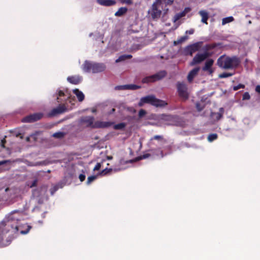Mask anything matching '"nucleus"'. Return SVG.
I'll return each instance as SVG.
<instances>
[{
    "instance_id": "nucleus-1",
    "label": "nucleus",
    "mask_w": 260,
    "mask_h": 260,
    "mask_svg": "<svg viewBox=\"0 0 260 260\" xmlns=\"http://www.w3.org/2000/svg\"><path fill=\"white\" fill-rule=\"evenodd\" d=\"M22 217V212L19 210H14L6 216L3 220L4 224L6 226L7 231L11 229L13 230L14 233H18L19 228V221H20Z\"/></svg>"
},
{
    "instance_id": "nucleus-2",
    "label": "nucleus",
    "mask_w": 260,
    "mask_h": 260,
    "mask_svg": "<svg viewBox=\"0 0 260 260\" xmlns=\"http://www.w3.org/2000/svg\"><path fill=\"white\" fill-rule=\"evenodd\" d=\"M81 121L86 124L87 127H91L93 128H106L110 127L113 124V122L109 121H96L94 122L93 116H85L82 117Z\"/></svg>"
},
{
    "instance_id": "nucleus-3",
    "label": "nucleus",
    "mask_w": 260,
    "mask_h": 260,
    "mask_svg": "<svg viewBox=\"0 0 260 260\" xmlns=\"http://www.w3.org/2000/svg\"><path fill=\"white\" fill-rule=\"evenodd\" d=\"M106 65L104 63L92 62L89 61H85L83 64V70L89 73H98L103 72L106 69Z\"/></svg>"
},
{
    "instance_id": "nucleus-4",
    "label": "nucleus",
    "mask_w": 260,
    "mask_h": 260,
    "mask_svg": "<svg viewBox=\"0 0 260 260\" xmlns=\"http://www.w3.org/2000/svg\"><path fill=\"white\" fill-rule=\"evenodd\" d=\"M240 63V59L236 56H226L224 58V69H232L237 68Z\"/></svg>"
},
{
    "instance_id": "nucleus-5",
    "label": "nucleus",
    "mask_w": 260,
    "mask_h": 260,
    "mask_svg": "<svg viewBox=\"0 0 260 260\" xmlns=\"http://www.w3.org/2000/svg\"><path fill=\"white\" fill-rule=\"evenodd\" d=\"M176 87L179 97L184 100L188 99L187 86L184 82H178L176 84Z\"/></svg>"
},
{
    "instance_id": "nucleus-6",
    "label": "nucleus",
    "mask_w": 260,
    "mask_h": 260,
    "mask_svg": "<svg viewBox=\"0 0 260 260\" xmlns=\"http://www.w3.org/2000/svg\"><path fill=\"white\" fill-rule=\"evenodd\" d=\"M166 75L167 72L165 71H161L154 75L144 78L142 79V82L143 83H149L151 82H153L156 81L161 80V79L164 78L166 76Z\"/></svg>"
},
{
    "instance_id": "nucleus-7",
    "label": "nucleus",
    "mask_w": 260,
    "mask_h": 260,
    "mask_svg": "<svg viewBox=\"0 0 260 260\" xmlns=\"http://www.w3.org/2000/svg\"><path fill=\"white\" fill-rule=\"evenodd\" d=\"M202 44V42H198L186 46L184 48L183 54L185 55L192 56L193 53L200 50Z\"/></svg>"
},
{
    "instance_id": "nucleus-8",
    "label": "nucleus",
    "mask_w": 260,
    "mask_h": 260,
    "mask_svg": "<svg viewBox=\"0 0 260 260\" xmlns=\"http://www.w3.org/2000/svg\"><path fill=\"white\" fill-rule=\"evenodd\" d=\"M160 3L161 0H156V2L152 5L150 14L153 19L159 18L161 15V11L159 10L157 7V4ZM149 12L150 13V12Z\"/></svg>"
},
{
    "instance_id": "nucleus-9",
    "label": "nucleus",
    "mask_w": 260,
    "mask_h": 260,
    "mask_svg": "<svg viewBox=\"0 0 260 260\" xmlns=\"http://www.w3.org/2000/svg\"><path fill=\"white\" fill-rule=\"evenodd\" d=\"M43 114L37 113L30 114L23 118L22 121L24 122H33L41 119L43 117Z\"/></svg>"
},
{
    "instance_id": "nucleus-10",
    "label": "nucleus",
    "mask_w": 260,
    "mask_h": 260,
    "mask_svg": "<svg viewBox=\"0 0 260 260\" xmlns=\"http://www.w3.org/2000/svg\"><path fill=\"white\" fill-rule=\"evenodd\" d=\"M213 63V59H208L206 61L204 66L202 68V70L204 72H207L209 75H212L214 71L212 68Z\"/></svg>"
},
{
    "instance_id": "nucleus-11",
    "label": "nucleus",
    "mask_w": 260,
    "mask_h": 260,
    "mask_svg": "<svg viewBox=\"0 0 260 260\" xmlns=\"http://www.w3.org/2000/svg\"><path fill=\"white\" fill-rule=\"evenodd\" d=\"M154 96L152 95H147L141 98L140 102L138 103L139 107H142L145 104H150L152 105L154 100Z\"/></svg>"
},
{
    "instance_id": "nucleus-12",
    "label": "nucleus",
    "mask_w": 260,
    "mask_h": 260,
    "mask_svg": "<svg viewBox=\"0 0 260 260\" xmlns=\"http://www.w3.org/2000/svg\"><path fill=\"white\" fill-rule=\"evenodd\" d=\"M66 110L67 108L64 105H59L57 108L53 109L49 113V115L53 116L57 114H61Z\"/></svg>"
},
{
    "instance_id": "nucleus-13",
    "label": "nucleus",
    "mask_w": 260,
    "mask_h": 260,
    "mask_svg": "<svg viewBox=\"0 0 260 260\" xmlns=\"http://www.w3.org/2000/svg\"><path fill=\"white\" fill-rule=\"evenodd\" d=\"M141 88V86L135 84H126L119 85L115 87L117 90H136Z\"/></svg>"
},
{
    "instance_id": "nucleus-14",
    "label": "nucleus",
    "mask_w": 260,
    "mask_h": 260,
    "mask_svg": "<svg viewBox=\"0 0 260 260\" xmlns=\"http://www.w3.org/2000/svg\"><path fill=\"white\" fill-rule=\"evenodd\" d=\"M205 60L202 53H198L193 57L190 64L193 66L196 64H199Z\"/></svg>"
},
{
    "instance_id": "nucleus-15",
    "label": "nucleus",
    "mask_w": 260,
    "mask_h": 260,
    "mask_svg": "<svg viewBox=\"0 0 260 260\" xmlns=\"http://www.w3.org/2000/svg\"><path fill=\"white\" fill-rule=\"evenodd\" d=\"M199 70L200 68L197 67L194 68L189 72L187 76V80L189 82H192L194 77L198 74Z\"/></svg>"
},
{
    "instance_id": "nucleus-16",
    "label": "nucleus",
    "mask_w": 260,
    "mask_h": 260,
    "mask_svg": "<svg viewBox=\"0 0 260 260\" xmlns=\"http://www.w3.org/2000/svg\"><path fill=\"white\" fill-rule=\"evenodd\" d=\"M167 103L165 101L156 99L155 96L152 103V105L156 107H164L167 105Z\"/></svg>"
},
{
    "instance_id": "nucleus-17",
    "label": "nucleus",
    "mask_w": 260,
    "mask_h": 260,
    "mask_svg": "<svg viewBox=\"0 0 260 260\" xmlns=\"http://www.w3.org/2000/svg\"><path fill=\"white\" fill-rule=\"evenodd\" d=\"M67 80L71 83L78 84L81 81L82 78L79 76H72L68 77Z\"/></svg>"
},
{
    "instance_id": "nucleus-18",
    "label": "nucleus",
    "mask_w": 260,
    "mask_h": 260,
    "mask_svg": "<svg viewBox=\"0 0 260 260\" xmlns=\"http://www.w3.org/2000/svg\"><path fill=\"white\" fill-rule=\"evenodd\" d=\"M58 96L57 100L58 103L61 102L63 101H66L70 97L68 94H66L63 90H61L58 91Z\"/></svg>"
},
{
    "instance_id": "nucleus-19",
    "label": "nucleus",
    "mask_w": 260,
    "mask_h": 260,
    "mask_svg": "<svg viewBox=\"0 0 260 260\" xmlns=\"http://www.w3.org/2000/svg\"><path fill=\"white\" fill-rule=\"evenodd\" d=\"M98 4L104 6H111L116 4L114 0H97Z\"/></svg>"
},
{
    "instance_id": "nucleus-20",
    "label": "nucleus",
    "mask_w": 260,
    "mask_h": 260,
    "mask_svg": "<svg viewBox=\"0 0 260 260\" xmlns=\"http://www.w3.org/2000/svg\"><path fill=\"white\" fill-rule=\"evenodd\" d=\"M21 228H19V230L18 232H19L20 234H27L30 230L31 229V226L30 225H28L27 224H25L23 225H19Z\"/></svg>"
},
{
    "instance_id": "nucleus-21",
    "label": "nucleus",
    "mask_w": 260,
    "mask_h": 260,
    "mask_svg": "<svg viewBox=\"0 0 260 260\" xmlns=\"http://www.w3.org/2000/svg\"><path fill=\"white\" fill-rule=\"evenodd\" d=\"M73 93L76 94L79 102H82L84 100L85 98L84 94L78 89H74Z\"/></svg>"
},
{
    "instance_id": "nucleus-22",
    "label": "nucleus",
    "mask_w": 260,
    "mask_h": 260,
    "mask_svg": "<svg viewBox=\"0 0 260 260\" xmlns=\"http://www.w3.org/2000/svg\"><path fill=\"white\" fill-rule=\"evenodd\" d=\"M199 14L202 17V22L204 23L207 24V20L209 18L208 13L205 11L202 10L199 12Z\"/></svg>"
},
{
    "instance_id": "nucleus-23",
    "label": "nucleus",
    "mask_w": 260,
    "mask_h": 260,
    "mask_svg": "<svg viewBox=\"0 0 260 260\" xmlns=\"http://www.w3.org/2000/svg\"><path fill=\"white\" fill-rule=\"evenodd\" d=\"M188 36H182L180 38H178L176 41H174L173 42V44L175 46L178 45L185 42L187 40H188Z\"/></svg>"
},
{
    "instance_id": "nucleus-24",
    "label": "nucleus",
    "mask_w": 260,
    "mask_h": 260,
    "mask_svg": "<svg viewBox=\"0 0 260 260\" xmlns=\"http://www.w3.org/2000/svg\"><path fill=\"white\" fill-rule=\"evenodd\" d=\"M219 45H220V44H217L215 43H212V44H206L204 47V50L205 51H209V50L214 49L215 47H217Z\"/></svg>"
},
{
    "instance_id": "nucleus-25",
    "label": "nucleus",
    "mask_w": 260,
    "mask_h": 260,
    "mask_svg": "<svg viewBox=\"0 0 260 260\" xmlns=\"http://www.w3.org/2000/svg\"><path fill=\"white\" fill-rule=\"evenodd\" d=\"M127 11V9L125 7H121L115 13L116 16L120 17L122 16L123 14L126 13Z\"/></svg>"
},
{
    "instance_id": "nucleus-26",
    "label": "nucleus",
    "mask_w": 260,
    "mask_h": 260,
    "mask_svg": "<svg viewBox=\"0 0 260 260\" xmlns=\"http://www.w3.org/2000/svg\"><path fill=\"white\" fill-rule=\"evenodd\" d=\"M132 58V55L130 54H124L120 55L118 59L116 60V62H119L122 61H124L126 59H130Z\"/></svg>"
},
{
    "instance_id": "nucleus-27",
    "label": "nucleus",
    "mask_w": 260,
    "mask_h": 260,
    "mask_svg": "<svg viewBox=\"0 0 260 260\" xmlns=\"http://www.w3.org/2000/svg\"><path fill=\"white\" fill-rule=\"evenodd\" d=\"M225 58V56L224 55H222L218 58L217 61V64L219 67L224 69Z\"/></svg>"
},
{
    "instance_id": "nucleus-28",
    "label": "nucleus",
    "mask_w": 260,
    "mask_h": 260,
    "mask_svg": "<svg viewBox=\"0 0 260 260\" xmlns=\"http://www.w3.org/2000/svg\"><path fill=\"white\" fill-rule=\"evenodd\" d=\"M185 14H186V13L184 11L179 13H177L174 16V18H173L174 22H175L177 21H178V20H179L180 18H181L182 17L185 16Z\"/></svg>"
},
{
    "instance_id": "nucleus-29",
    "label": "nucleus",
    "mask_w": 260,
    "mask_h": 260,
    "mask_svg": "<svg viewBox=\"0 0 260 260\" xmlns=\"http://www.w3.org/2000/svg\"><path fill=\"white\" fill-rule=\"evenodd\" d=\"M126 124L125 123L121 122V123H119L116 124H115L114 125L113 127H114V129H116V130L122 129L126 126Z\"/></svg>"
},
{
    "instance_id": "nucleus-30",
    "label": "nucleus",
    "mask_w": 260,
    "mask_h": 260,
    "mask_svg": "<svg viewBox=\"0 0 260 260\" xmlns=\"http://www.w3.org/2000/svg\"><path fill=\"white\" fill-rule=\"evenodd\" d=\"M234 20V18L232 16H230L228 17H225L222 19V24L225 25L226 23L231 22Z\"/></svg>"
},
{
    "instance_id": "nucleus-31",
    "label": "nucleus",
    "mask_w": 260,
    "mask_h": 260,
    "mask_svg": "<svg viewBox=\"0 0 260 260\" xmlns=\"http://www.w3.org/2000/svg\"><path fill=\"white\" fill-rule=\"evenodd\" d=\"M6 229H7L6 226L5 225L3 221H2L0 222V232L3 234H7L9 231H6Z\"/></svg>"
},
{
    "instance_id": "nucleus-32",
    "label": "nucleus",
    "mask_w": 260,
    "mask_h": 260,
    "mask_svg": "<svg viewBox=\"0 0 260 260\" xmlns=\"http://www.w3.org/2000/svg\"><path fill=\"white\" fill-rule=\"evenodd\" d=\"M234 75V73L224 72L223 73L219 74L218 78H221V79L225 78H228V77L232 76Z\"/></svg>"
},
{
    "instance_id": "nucleus-33",
    "label": "nucleus",
    "mask_w": 260,
    "mask_h": 260,
    "mask_svg": "<svg viewBox=\"0 0 260 260\" xmlns=\"http://www.w3.org/2000/svg\"><path fill=\"white\" fill-rule=\"evenodd\" d=\"M218 135L216 134H210L208 136V140L209 142H212L217 139Z\"/></svg>"
},
{
    "instance_id": "nucleus-34",
    "label": "nucleus",
    "mask_w": 260,
    "mask_h": 260,
    "mask_svg": "<svg viewBox=\"0 0 260 260\" xmlns=\"http://www.w3.org/2000/svg\"><path fill=\"white\" fill-rule=\"evenodd\" d=\"M64 133L60 132L55 133L52 135V136L54 138H57V139L62 138L64 137Z\"/></svg>"
},
{
    "instance_id": "nucleus-35",
    "label": "nucleus",
    "mask_w": 260,
    "mask_h": 260,
    "mask_svg": "<svg viewBox=\"0 0 260 260\" xmlns=\"http://www.w3.org/2000/svg\"><path fill=\"white\" fill-rule=\"evenodd\" d=\"M96 178V176H94V175L89 176L87 178V182H86L87 184H90Z\"/></svg>"
},
{
    "instance_id": "nucleus-36",
    "label": "nucleus",
    "mask_w": 260,
    "mask_h": 260,
    "mask_svg": "<svg viewBox=\"0 0 260 260\" xmlns=\"http://www.w3.org/2000/svg\"><path fill=\"white\" fill-rule=\"evenodd\" d=\"M146 114V111L144 110V109H141L139 112V118H142V117H143Z\"/></svg>"
},
{
    "instance_id": "nucleus-37",
    "label": "nucleus",
    "mask_w": 260,
    "mask_h": 260,
    "mask_svg": "<svg viewBox=\"0 0 260 260\" xmlns=\"http://www.w3.org/2000/svg\"><path fill=\"white\" fill-rule=\"evenodd\" d=\"M250 99V95L248 92H245L242 95V100H248Z\"/></svg>"
},
{
    "instance_id": "nucleus-38",
    "label": "nucleus",
    "mask_w": 260,
    "mask_h": 260,
    "mask_svg": "<svg viewBox=\"0 0 260 260\" xmlns=\"http://www.w3.org/2000/svg\"><path fill=\"white\" fill-rule=\"evenodd\" d=\"M245 88V85L244 84H239L238 85H237L236 86H234L233 87V90L234 91H236L240 88Z\"/></svg>"
},
{
    "instance_id": "nucleus-39",
    "label": "nucleus",
    "mask_w": 260,
    "mask_h": 260,
    "mask_svg": "<svg viewBox=\"0 0 260 260\" xmlns=\"http://www.w3.org/2000/svg\"><path fill=\"white\" fill-rule=\"evenodd\" d=\"M202 54H203V56L205 59H206L208 57L211 56L212 55V53L209 52L208 51H205V52L203 53H202Z\"/></svg>"
},
{
    "instance_id": "nucleus-40",
    "label": "nucleus",
    "mask_w": 260,
    "mask_h": 260,
    "mask_svg": "<svg viewBox=\"0 0 260 260\" xmlns=\"http://www.w3.org/2000/svg\"><path fill=\"white\" fill-rule=\"evenodd\" d=\"M112 170L111 169L106 168V169L103 170L100 174L102 175H107V174H108L109 173L111 172L112 171Z\"/></svg>"
},
{
    "instance_id": "nucleus-41",
    "label": "nucleus",
    "mask_w": 260,
    "mask_h": 260,
    "mask_svg": "<svg viewBox=\"0 0 260 260\" xmlns=\"http://www.w3.org/2000/svg\"><path fill=\"white\" fill-rule=\"evenodd\" d=\"M126 110L127 111H128V112L132 113H136V110L133 108V107H127L126 108Z\"/></svg>"
},
{
    "instance_id": "nucleus-42",
    "label": "nucleus",
    "mask_w": 260,
    "mask_h": 260,
    "mask_svg": "<svg viewBox=\"0 0 260 260\" xmlns=\"http://www.w3.org/2000/svg\"><path fill=\"white\" fill-rule=\"evenodd\" d=\"M122 4H126L127 5H131L133 3L132 0H120Z\"/></svg>"
},
{
    "instance_id": "nucleus-43",
    "label": "nucleus",
    "mask_w": 260,
    "mask_h": 260,
    "mask_svg": "<svg viewBox=\"0 0 260 260\" xmlns=\"http://www.w3.org/2000/svg\"><path fill=\"white\" fill-rule=\"evenodd\" d=\"M196 107L198 111H201L204 108L203 107L201 106V104L199 103H196Z\"/></svg>"
},
{
    "instance_id": "nucleus-44",
    "label": "nucleus",
    "mask_w": 260,
    "mask_h": 260,
    "mask_svg": "<svg viewBox=\"0 0 260 260\" xmlns=\"http://www.w3.org/2000/svg\"><path fill=\"white\" fill-rule=\"evenodd\" d=\"M162 136L159 135H155L152 138H151V140H162Z\"/></svg>"
},
{
    "instance_id": "nucleus-45",
    "label": "nucleus",
    "mask_w": 260,
    "mask_h": 260,
    "mask_svg": "<svg viewBox=\"0 0 260 260\" xmlns=\"http://www.w3.org/2000/svg\"><path fill=\"white\" fill-rule=\"evenodd\" d=\"M101 167V164L100 163L98 162L95 166V167L93 169V170L94 171L99 170L100 169Z\"/></svg>"
},
{
    "instance_id": "nucleus-46",
    "label": "nucleus",
    "mask_w": 260,
    "mask_h": 260,
    "mask_svg": "<svg viewBox=\"0 0 260 260\" xmlns=\"http://www.w3.org/2000/svg\"><path fill=\"white\" fill-rule=\"evenodd\" d=\"M194 32V29L193 28H191L189 30H186L185 31L186 34L192 35Z\"/></svg>"
},
{
    "instance_id": "nucleus-47",
    "label": "nucleus",
    "mask_w": 260,
    "mask_h": 260,
    "mask_svg": "<svg viewBox=\"0 0 260 260\" xmlns=\"http://www.w3.org/2000/svg\"><path fill=\"white\" fill-rule=\"evenodd\" d=\"M79 178L81 182H83L85 179V175L82 174H80Z\"/></svg>"
},
{
    "instance_id": "nucleus-48",
    "label": "nucleus",
    "mask_w": 260,
    "mask_h": 260,
    "mask_svg": "<svg viewBox=\"0 0 260 260\" xmlns=\"http://www.w3.org/2000/svg\"><path fill=\"white\" fill-rule=\"evenodd\" d=\"M37 182H38V181L36 179L34 180L32 184L30 185V187H33L36 186L37 185Z\"/></svg>"
},
{
    "instance_id": "nucleus-49",
    "label": "nucleus",
    "mask_w": 260,
    "mask_h": 260,
    "mask_svg": "<svg viewBox=\"0 0 260 260\" xmlns=\"http://www.w3.org/2000/svg\"><path fill=\"white\" fill-rule=\"evenodd\" d=\"M150 154L149 153H146L143 154L142 156H141L142 158H146L149 157L150 156Z\"/></svg>"
},
{
    "instance_id": "nucleus-50",
    "label": "nucleus",
    "mask_w": 260,
    "mask_h": 260,
    "mask_svg": "<svg viewBox=\"0 0 260 260\" xmlns=\"http://www.w3.org/2000/svg\"><path fill=\"white\" fill-rule=\"evenodd\" d=\"M33 195L34 196L38 197L39 196V190L38 189H35L33 191Z\"/></svg>"
},
{
    "instance_id": "nucleus-51",
    "label": "nucleus",
    "mask_w": 260,
    "mask_h": 260,
    "mask_svg": "<svg viewBox=\"0 0 260 260\" xmlns=\"http://www.w3.org/2000/svg\"><path fill=\"white\" fill-rule=\"evenodd\" d=\"M115 108H112L110 111V112H109V114H113L115 112Z\"/></svg>"
},
{
    "instance_id": "nucleus-52",
    "label": "nucleus",
    "mask_w": 260,
    "mask_h": 260,
    "mask_svg": "<svg viewBox=\"0 0 260 260\" xmlns=\"http://www.w3.org/2000/svg\"><path fill=\"white\" fill-rule=\"evenodd\" d=\"M8 161L7 160H3L0 161V166H2L5 164H6Z\"/></svg>"
},
{
    "instance_id": "nucleus-53",
    "label": "nucleus",
    "mask_w": 260,
    "mask_h": 260,
    "mask_svg": "<svg viewBox=\"0 0 260 260\" xmlns=\"http://www.w3.org/2000/svg\"><path fill=\"white\" fill-rule=\"evenodd\" d=\"M173 3V1H170V0H169L167 2V4L168 5H171Z\"/></svg>"
},
{
    "instance_id": "nucleus-54",
    "label": "nucleus",
    "mask_w": 260,
    "mask_h": 260,
    "mask_svg": "<svg viewBox=\"0 0 260 260\" xmlns=\"http://www.w3.org/2000/svg\"><path fill=\"white\" fill-rule=\"evenodd\" d=\"M26 140L27 142H29L30 141V138L29 137H26Z\"/></svg>"
},
{
    "instance_id": "nucleus-55",
    "label": "nucleus",
    "mask_w": 260,
    "mask_h": 260,
    "mask_svg": "<svg viewBox=\"0 0 260 260\" xmlns=\"http://www.w3.org/2000/svg\"><path fill=\"white\" fill-rule=\"evenodd\" d=\"M160 153H161V156H162V153H162V151H160Z\"/></svg>"
},
{
    "instance_id": "nucleus-56",
    "label": "nucleus",
    "mask_w": 260,
    "mask_h": 260,
    "mask_svg": "<svg viewBox=\"0 0 260 260\" xmlns=\"http://www.w3.org/2000/svg\"><path fill=\"white\" fill-rule=\"evenodd\" d=\"M47 172H48V173H50V170H48V171H47Z\"/></svg>"
},
{
    "instance_id": "nucleus-57",
    "label": "nucleus",
    "mask_w": 260,
    "mask_h": 260,
    "mask_svg": "<svg viewBox=\"0 0 260 260\" xmlns=\"http://www.w3.org/2000/svg\"><path fill=\"white\" fill-rule=\"evenodd\" d=\"M128 162H132V160H130L128 161Z\"/></svg>"
}]
</instances>
